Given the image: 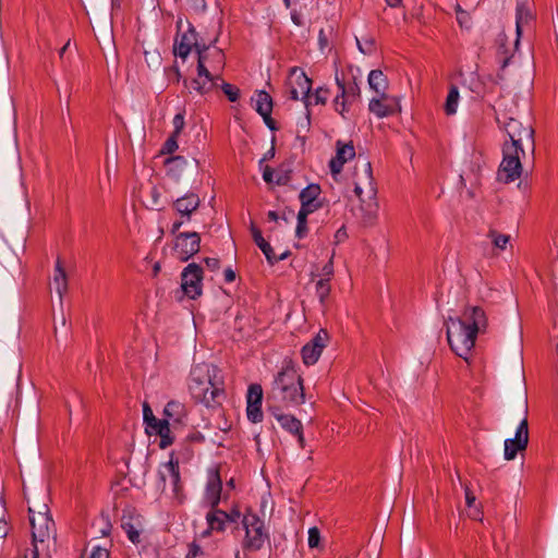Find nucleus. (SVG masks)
Listing matches in <instances>:
<instances>
[{
  "instance_id": "nucleus-11",
  "label": "nucleus",
  "mask_w": 558,
  "mask_h": 558,
  "mask_svg": "<svg viewBox=\"0 0 558 558\" xmlns=\"http://www.w3.org/2000/svg\"><path fill=\"white\" fill-rule=\"evenodd\" d=\"M288 88L290 93V98L292 100H302L305 104V107H308V95L312 89V81L307 77V75L294 68L291 70L289 78H288Z\"/></svg>"
},
{
  "instance_id": "nucleus-29",
  "label": "nucleus",
  "mask_w": 558,
  "mask_h": 558,
  "mask_svg": "<svg viewBox=\"0 0 558 558\" xmlns=\"http://www.w3.org/2000/svg\"><path fill=\"white\" fill-rule=\"evenodd\" d=\"M52 283H53V287H54V289L59 295V299L61 301L63 295L68 292L69 283H68V276H66L65 269L59 258L57 259V263H56Z\"/></svg>"
},
{
  "instance_id": "nucleus-57",
  "label": "nucleus",
  "mask_w": 558,
  "mask_h": 558,
  "mask_svg": "<svg viewBox=\"0 0 558 558\" xmlns=\"http://www.w3.org/2000/svg\"><path fill=\"white\" fill-rule=\"evenodd\" d=\"M263 179L267 183L274 182V170L269 166L265 167V169L263 171Z\"/></svg>"
},
{
  "instance_id": "nucleus-23",
  "label": "nucleus",
  "mask_w": 558,
  "mask_h": 558,
  "mask_svg": "<svg viewBox=\"0 0 558 558\" xmlns=\"http://www.w3.org/2000/svg\"><path fill=\"white\" fill-rule=\"evenodd\" d=\"M201 198L195 193H189L173 202V208L181 218L191 220L192 214L199 207Z\"/></svg>"
},
{
  "instance_id": "nucleus-59",
  "label": "nucleus",
  "mask_w": 558,
  "mask_h": 558,
  "mask_svg": "<svg viewBox=\"0 0 558 558\" xmlns=\"http://www.w3.org/2000/svg\"><path fill=\"white\" fill-rule=\"evenodd\" d=\"M201 551V547L198 545L193 544L187 554V558H195L197 554Z\"/></svg>"
},
{
  "instance_id": "nucleus-58",
  "label": "nucleus",
  "mask_w": 558,
  "mask_h": 558,
  "mask_svg": "<svg viewBox=\"0 0 558 558\" xmlns=\"http://www.w3.org/2000/svg\"><path fill=\"white\" fill-rule=\"evenodd\" d=\"M481 515H482L481 507H478V506L473 507V510L470 513V517L474 520H482Z\"/></svg>"
},
{
  "instance_id": "nucleus-32",
  "label": "nucleus",
  "mask_w": 558,
  "mask_h": 558,
  "mask_svg": "<svg viewBox=\"0 0 558 558\" xmlns=\"http://www.w3.org/2000/svg\"><path fill=\"white\" fill-rule=\"evenodd\" d=\"M208 525L211 530L223 531L225 523L228 521H234V518L228 514L226 511L214 510L206 517Z\"/></svg>"
},
{
  "instance_id": "nucleus-5",
  "label": "nucleus",
  "mask_w": 558,
  "mask_h": 558,
  "mask_svg": "<svg viewBox=\"0 0 558 558\" xmlns=\"http://www.w3.org/2000/svg\"><path fill=\"white\" fill-rule=\"evenodd\" d=\"M512 421H518V427L513 438L505 440L504 457L507 461H511L517 457L518 452L524 451L529 445V422H527V401L523 398L520 402Z\"/></svg>"
},
{
  "instance_id": "nucleus-42",
  "label": "nucleus",
  "mask_w": 558,
  "mask_h": 558,
  "mask_svg": "<svg viewBox=\"0 0 558 558\" xmlns=\"http://www.w3.org/2000/svg\"><path fill=\"white\" fill-rule=\"evenodd\" d=\"M219 87H221L225 95L228 97V99L232 102L236 101L239 98V88L234 87L233 85L226 83L223 80L220 82Z\"/></svg>"
},
{
  "instance_id": "nucleus-2",
  "label": "nucleus",
  "mask_w": 558,
  "mask_h": 558,
  "mask_svg": "<svg viewBox=\"0 0 558 558\" xmlns=\"http://www.w3.org/2000/svg\"><path fill=\"white\" fill-rule=\"evenodd\" d=\"M269 405L294 408L305 402L303 378L291 360L277 373L267 395Z\"/></svg>"
},
{
  "instance_id": "nucleus-47",
  "label": "nucleus",
  "mask_w": 558,
  "mask_h": 558,
  "mask_svg": "<svg viewBox=\"0 0 558 558\" xmlns=\"http://www.w3.org/2000/svg\"><path fill=\"white\" fill-rule=\"evenodd\" d=\"M173 132H172V135L174 136H179L181 134V132L183 131L184 129V125H185V122H184V114L182 112L178 113L174 116L173 118Z\"/></svg>"
},
{
  "instance_id": "nucleus-25",
  "label": "nucleus",
  "mask_w": 558,
  "mask_h": 558,
  "mask_svg": "<svg viewBox=\"0 0 558 558\" xmlns=\"http://www.w3.org/2000/svg\"><path fill=\"white\" fill-rule=\"evenodd\" d=\"M320 194V186L318 184H310L300 193L301 209L307 213H314L320 207L317 198Z\"/></svg>"
},
{
  "instance_id": "nucleus-3",
  "label": "nucleus",
  "mask_w": 558,
  "mask_h": 558,
  "mask_svg": "<svg viewBox=\"0 0 558 558\" xmlns=\"http://www.w3.org/2000/svg\"><path fill=\"white\" fill-rule=\"evenodd\" d=\"M354 193L360 199V218L365 226H373L377 219V187L373 178L371 162L359 156L353 168Z\"/></svg>"
},
{
  "instance_id": "nucleus-51",
  "label": "nucleus",
  "mask_w": 558,
  "mask_h": 558,
  "mask_svg": "<svg viewBox=\"0 0 558 558\" xmlns=\"http://www.w3.org/2000/svg\"><path fill=\"white\" fill-rule=\"evenodd\" d=\"M457 21L461 27L468 28L470 25V21H471L470 14L466 11L460 12L457 15Z\"/></svg>"
},
{
  "instance_id": "nucleus-49",
  "label": "nucleus",
  "mask_w": 558,
  "mask_h": 558,
  "mask_svg": "<svg viewBox=\"0 0 558 558\" xmlns=\"http://www.w3.org/2000/svg\"><path fill=\"white\" fill-rule=\"evenodd\" d=\"M359 50L363 54H371L375 50V41L373 38L366 39L364 44H361L359 39H356Z\"/></svg>"
},
{
  "instance_id": "nucleus-14",
  "label": "nucleus",
  "mask_w": 558,
  "mask_h": 558,
  "mask_svg": "<svg viewBox=\"0 0 558 558\" xmlns=\"http://www.w3.org/2000/svg\"><path fill=\"white\" fill-rule=\"evenodd\" d=\"M220 82H222V76L211 73L201 62V64H197V75L192 80L191 86L199 95H205L218 88Z\"/></svg>"
},
{
  "instance_id": "nucleus-24",
  "label": "nucleus",
  "mask_w": 558,
  "mask_h": 558,
  "mask_svg": "<svg viewBox=\"0 0 558 558\" xmlns=\"http://www.w3.org/2000/svg\"><path fill=\"white\" fill-rule=\"evenodd\" d=\"M251 232H252L254 242L260 248V251L264 253V255L269 264L272 265L279 260L286 259L289 256L290 253L288 251L282 253L279 256H277L274 253V250L270 246V244L263 238L260 230L257 227H255L254 223H252V226H251Z\"/></svg>"
},
{
  "instance_id": "nucleus-18",
  "label": "nucleus",
  "mask_w": 558,
  "mask_h": 558,
  "mask_svg": "<svg viewBox=\"0 0 558 558\" xmlns=\"http://www.w3.org/2000/svg\"><path fill=\"white\" fill-rule=\"evenodd\" d=\"M202 47L203 44L198 43L197 34L194 27L190 26L186 32L179 35L175 39L173 52L175 56L185 59L191 52L192 48H195L198 52Z\"/></svg>"
},
{
  "instance_id": "nucleus-31",
  "label": "nucleus",
  "mask_w": 558,
  "mask_h": 558,
  "mask_svg": "<svg viewBox=\"0 0 558 558\" xmlns=\"http://www.w3.org/2000/svg\"><path fill=\"white\" fill-rule=\"evenodd\" d=\"M368 85L376 94H387L388 80L380 70H373L368 74Z\"/></svg>"
},
{
  "instance_id": "nucleus-43",
  "label": "nucleus",
  "mask_w": 558,
  "mask_h": 558,
  "mask_svg": "<svg viewBox=\"0 0 558 558\" xmlns=\"http://www.w3.org/2000/svg\"><path fill=\"white\" fill-rule=\"evenodd\" d=\"M29 518L34 515H39V512L43 513L44 517H49V509L45 502H35L33 506L28 507Z\"/></svg>"
},
{
  "instance_id": "nucleus-62",
  "label": "nucleus",
  "mask_w": 558,
  "mask_h": 558,
  "mask_svg": "<svg viewBox=\"0 0 558 558\" xmlns=\"http://www.w3.org/2000/svg\"><path fill=\"white\" fill-rule=\"evenodd\" d=\"M289 181V175L288 174H278L277 175V179H276V183L281 185V184H286L287 182Z\"/></svg>"
},
{
  "instance_id": "nucleus-53",
  "label": "nucleus",
  "mask_w": 558,
  "mask_h": 558,
  "mask_svg": "<svg viewBox=\"0 0 558 558\" xmlns=\"http://www.w3.org/2000/svg\"><path fill=\"white\" fill-rule=\"evenodd\" d=\"M89 558H109V551L106 548L95 547Z\"/></svg>"
},
{
  "instance_id": "nucleus-22",
  "label": "nucleus",
  "mask_w": 558,
  "mask_h": 558,
  "mask_svg": "<svg viewBox=\"0 0 558 558\" xmlns=\"http://www.w3.org/2000/svg\"><path fill=\"white\" fill-rule=\"evenodd\" d=\"M256 111L263 117L264 122L270 130H276L275 121L271 118L272 99L270 95L264 90L257 92L253 98Z\"/></svg>"
},
{
  "instance_id": "nucleus-10",
  "label": "nucleus",
  "mask_w": 558,
  "mask_h": 558,
  "mask_svg": "<svg viewBox=\"0 0 558 558\" xmlns=\"http://www.w3.org/2000/svg\"><path fill=\"white\" fill-rule=\"evenodd\" d=\"M203 269L195 263L189 264L181 274L182 292L192 300L202 294Z\"/></svg>"
},
{
  "instance_id": "nucleus-15",
  "label": "nucleus",
  "mask_w": 558,
  "mask_h": 558,
  "mask_svg": "<svg viewBox=\"0 0 558 558\" xmlns=\"http://www.w3.org/2000/svg\"><path fill=\"white\" fill-rule=\"evenodd\" d=\"M329 341V335L320 329L316 336L302 348V360L305 365H314Z\"/></svg>"
},
{
  "instance_id": "nucleus-52",
  "label": "nucleus",
  "mask_w": 558,
  "mask_h": 558,
  "mask_svg": "<svg viewBox=\"0 0 558 558\" xmlns=\"http://www.w3.org/2000/svg\"><path fill=\"white\" fill-rule=\"evenodd\" d=\"M464 494H465V502L469 508L475 507L476 498L474 494L471 492L469 486L464 487Z\"/></svg>"
},
{
  "instance_id": "nucleus-28",
  "label": "nucleus",
  "mask_w": 558,
  "mask_h": 558,
  "mask_svg": "<svg viewBox=\"0 0 558 558\" xmlns=\"http://www.w3.org/2000/svg\"><path fill=\"white\" fill-rule=\"evenodd\" d=\"M143 417L147 428L151 429L155 434H161L165 430H168V421L156 418L147 402H144L143 404Z\"/></svg>"
},
{
  "instance_id": "nucleus-35",
  "label": "nucleus",
  "mask_w": 558,
  "mask_h": 558,
  "mask_svg": "<svg viewBox=\"0 0 558 558\" xmlns=\"http://www.w3.org/2000/svg\"><path fill=\"white\" fill-rule=\"evenodd\" d=\"M459 102V89L457 86H451L445 102V112L448 116H452L457 112Z\"/></svg>"
},
{
  "instance_id": "nucleus-12",
  "label": "nucleus",
  "mask_w": 558,
  "mask_h": 558,
  "mask_svg": "<svg viewBox=\"0 0 558 558\" xmlns=\"http://www.w3.org/2000/svg\"><path fill=\"white\" fill-rule=\"evenodd\" d=\"M160 478L163 482V492H171L173 497L181 501V482H180V471H179V461L170 459L169 462L162 464L160 469Z\"/></svg>"
},
{
  "instance_id": "nucleus-13",
  "label": "nucleus",
  "mask_w": 558,
  "mask_h": 558,
  "mask_svg": "<svg viewBox=\"0 0 558 558\" xmlns=\"http://www.w3.org/2000/svg\"><path fill=\"white\" fill-rule=\"evenodd\" d=\"M199 247L201 238L197 232H183L177 235L174 252L180 260L186 262L199 251Z\"/></svg>"
},
{
  "instance_id": "nucleus-64",
  "label": "nucleus",
  "mask_w": 558,
  "mask_h": 558,
  "mask_svg": "<svg viewBox=\"0 0 558 558\" xmlns=\"http://www.w3.org/2000/svg\"><path fill=\"white\" fill-rule=\"evenodd\" d=\"M319 44H320V47L324 48L325 46H327V38L326 36L324 35V31L322 29L319 32Z\"/></svg>"
},
{
  "instance_id": "nucleus-34",
  "label": "nucleus",
  "mask_w": 558,
  "mask_h": 558,
  "mask_svg": "<svg viewBox=\"0 0 558 558\" xmlns=\"http://www.w3.org/2000/svg\"><path fill=\"white\" fill-rule=\"evenodd\" d=\"M167 163L169 165V170L171 172H179L186 166H191L193 169H196L198 166V162L196 159H192L191 161H187L182 156L171 157L167 160Z\"/></svg>"
},
{
  "instance_id": "nucleus-36",
  "label": "nucleus",
  "mask_w": 558,
  "mask_h": 558,
  "mask_svg": "<svg viewBox=\"0 0 558 558\" xmlns=\"http://www.w3.org/2000/svg\"><path fill=\"white\" fill-rule=\"evenodd\" d=\"M487 238L490 240V242H492V244L494 245L495 248H498V250H501V251L506 250L507 244L510 241V236L509 235L502 234V233L498 232L495 229H490L488 231Z\"/></svg>"
},
{
  "instance_id": "nucleus-21",
  "label": "nucleus",
  "mask_w": 558,
  "mask_h": 558,
  "mask_svg": "<svg viewBox=\"0 0 558 558\" xmlns=\"http://www.w3.org/2000/svg\"><path fill=\"white\" fill-rule=\"evenodd\" d=\"M222 490V482L218 470L210 472L205 490V502L215 509L220 501Z\"/></svg>"
},
{
  "instance_id": "nucleus-61",
  "label": "nucleus",
  "mask_w": 558,
  "mask_h": 558,
  "mask_svg": "<svg viewBox=\"0 0 558 558\" xmlns=\"http://www.w3.org/2000/svg\"><path fill=\"white\" fill-rule=\"evenodd\" d=\"M293 435L298 436V441L301 448L305 447V439L303 436V428L300 432H295Z\"/></svg>"
},
{
  "instance_id": "nucleus-44",
  "label": "nucleus",
  "mask_w": 558,
  "mask_h": 558,
  "mask_svg": "<svg viewBox=\"0 0 558 558\" xmlns=\"http://www.w3.org/2000/svg\"><path fill=\"white\" fill-rule=\"evenodd\" d=\"M308 546L310 548H317L320 544V532L318 527L313 526L308 530Z\"/></svg>"
},
{
  "instance_id": "nucleus-16",
  "label": "nucleus",
  "mask_w": 558,
  "mask_h": 558,
  "mask_svg": "<svg viewBox=\"0 0 558 558\" xmlns=\"http://www.w3.org/2000/svg\"><path fill=\"white\" fill-rule=\"evenodd\" d=\"M368 109L377 118H385L399 113L401 111V105L398 97L380 94L378 97L371 99Z\"/></svg>"
},
{
  "instance_id": "nucleus-39",
  "label": "nucleus",
  "mask_w": 558,
  "mask_h": 558,
  "mask_svg": "<svg viewBox=\"0 0 558 558\" xmlns=\"http://www.w3.org/2000/svg\"><path fill=\"white\" fill-rule=\"evenodd\" d=\"M263 389L260 385L253 384L248 387L247 404H262Z\"/></svg>"
},
{
  "instance_id": "nucleus-37",
  "label": "nucleus",
  "mask_w": 558,
  "mask_h": 558,
  "mask_svg": "<svg viewBox=\"0 0 558 558\" xmlns=\"http://www.w3.org/2000/svg\"><path fill=\"white\" fill-rule=\"evenodd\" d=\"M184 414V405L178 401H170L165 408V415L179 422Z\"/></svg>"
},
{
  "instance_id": "nucleus-41",
  "label": "nucleus",
  "mask_w": 558,
  "mask_h": 558,
  "mask_svg": "<svg viewBox=\"0 0 558 558\" xmlns=\"http://www.w3.org/2000/svg\"><path fill=\"white\" fill-rule=\"evenodd\" d=\"M311 213H307L303 209H300L298 214V226H296V235L298 238H303L305 234L307 227H306V218Z\"/></svg>"
},
{
  "instance_id": "nucleus-38",
  "label": "nucleus",
  "mask_w": 558,
  "mask_h": 558,
  "mask_svg": "<svg viewBox=\"0 0 558 558\" xmlns=\"http://www.w3.org/2000/svg\"><path fill=\"white\" fill-rule=\"evenodd\" d=\"M329 281L330 280L322 279V278L316 281L315 291L319 298L320 303H325V301L327 300V298L330 294L331 287H330Z\"/></svg>"
},
{
  "instance_id": "nucleus-1",
  "label": "nucleus",
  "mask_w": 558,
  "mask_h": 558,
  "mask_svg": "<svg viewBox=\"0 0 558 558\" xmlns=\"http://www.w3.org/2000/svg\"><path fill=\"white\" fill-rule=\"evenodd\" d=\"M446 326L447 340L451 350L468 361L477 335L487 330L488 318L482 306L466 304L459 317L447 319Z\"/></svg>"
},
{
  "instance_id": "nucleus-4",
  "label": "nucleus",
  "mask_w": 558,
  "mask_h": 558,
  "mask_svg": "<svg viewBox=\"0 0 558 558\" xmlns=\"http://www.w3.org/2000/svg\"><path fill=\"white\" fill-rule=\"evenodd\" d=\"M190 391L193 398L206 407L219 404L223 397V380L217 366L198 364L191 372Z\"/></svg>"
},
{
  "instance_id": "nucleus-8",
  "label": "nucleus",
  "mask_w": 558,
  "mask_h": 558,
  "mask_svg": "<svg viewBox=\"0 0 558 558\" xmlns=\"http://www.w3.org/2000/svg\"><path fill=\"white\" fill-rule=\"evenodd\" d=\"M504 125L510 137V143H505V145L527 148L531 153H534V130L531 124H523L514 118H509Z\"/></svg>"
},
{
  "instance_id": "nucleus-26",
  "label": "nucleus",
  "mask_w": 558,
  "mask_h": 558,
  "mask_svg": "<svg viewBox=\"0 0 558 558\" xmlns=\"http://www.w3.org/2000/svg\"><path fill=\"white\" fill-rule=\"evenodd\" d=\"M269 411L276 417L280 426L289 433L294 434L295 432H300L303 428L300 420L295 418L291 414L282 413L281 408L269 405Z\"/></svg>"
},
{
  "instance_id": "nucleus-46",
  "label": "nucleus",
  "mask_w": 558,
  "mask_h": 558,
  "mask_svg": "<svg viewBox=\"0 0 558 558\" xmlns=\"http://www.w3.org/2000/svg\"><path fill=\"white\" fill-rule=\"evenodd\" d=\"M178 137L174 135H170V137L166 141V143L162 146L161 153L162 154H172L178 149Z\"/></svg>"
},
{
  "instance_id": "nucleus-27",
  "label": "nucleus",
  "mask_w": 558,
  "mask_h": 558,
  "mask_svg": "<svg viewBox=\"0 0 558 558\" xmlns=\"http://www.w3.org/2000/svg\"><path fill=\"white\" fill-rule=\"evenodd\" d=\"M122 529L125 531L129 539L133 544H138L141 542V532H142V523L138 517L133 515H123L122 518Z\"/></svg>"
},
{
  "instance_id": "nucleus-45",
  "label": "nucleus",
  "mask_w": 558,
  "mask_h": 558,
  "mask_svg": "<svg viewBox=\"0 0 558 558\" xmlns=\"http://www.w3.org/2000/svg\"><path fill=\"white\" fill-rule=\"evenodd\" d=\"M348 99L349 98H344L342 99L341 98V95H338L335 100H333V107H335V110L341 114L343 118L345 117V112L349 111V108H348Z\"/></svg>"
},
{
  "instance_id": "nucleus-17",
  "label": "nucleus",
  "mask_w": 558,
  "mask_h": 558,
  "mask_svg": "<svg viewBox=\"0 0 558 558\" xmlns=\"http://www.w3.org/2000/svg\"><path fill=\"white\" fill-rule=\"evenodd\" d=\"M198 60L197 64H201V62L204 64V68L208 69V71H211V73L221 75V72L226 65V58L220 49H209V46H206L203 44L202 49L198 51Z\"/></svg>"
},
{
  "instance_id": "nucleus-55",
  "label": "nucleus",
  "mask_w": 558,
  "mask_h": 558,
  "mask_svg": "<svg viewBox=\"0 0 558 558\" xmlns=\"http://www.w3.org/2000/svg\"><path fill=\"white\" fill-rule=\"evenodd\" d=\"M170 429L165 430L161 434H158L160 436V447L166 448L167 446L171 445L172 439L169 437Z\"/></svg>"
},
{
  "instance_id": "nucleus-9",
  "label": "nucleus",
  "mask_w": 558,
  "mask_h": 558,
  "mask_svg": "<svg viewBox=\"0 0 558 558\" xmlns=\"http://www.w3.org/2000/svg\"><path fill=\"white\" fill-rule=\"evenodd\" d=\"M245 529L243 546L248 550H258L268 538L265 532L264 522L255 514L247 513L242 521Z\"/></svg>"
},
{
  "instance_id": "nucleus-30",
  "label": "nucleus",
  "mask_w": 558,
  "mask_h": 558,
  "mask_svg": "<svg viewBox=\"0 0 558 558\" xmlns=\"http://www.w3.org/2000/svg\"><path fill=\"white\" fill-rule=\"evenodd\" d=\"M533 15L527 7L524 4H518L517 14H515V41L514 44H520V38L522 35L523 27L532 21Z\"/></svg>"
},
{
  "instance_id": "nucleus-50",
  "label": "nucleus",
  "mask_w": 558,
  "mask_h": 558,
  "mask_svg": "<svg viewBox=\"0 0 558 558\" xmlns=\"http://www.w3.org/2000/svg\"><path fill=\"white\" fill-rule=\"evenodd\" d=\"M328 97V90L322 87L317 88L314 94L315 102L325 105Z\"/></svg>"
},
{
  "instance_id": "nucleus-19",
  "label": "nucleus",
  "mask_w": 558,
  "mask_h": 558,
  "mask_svg": "<svg viewBox=\"0 0 558 558\" xmlns=\"http://www.w3.org/2000/svg\"><path fill=\"white\" fill-rule=\"evenodd\" d=\"M514 32H511L510 35H508L506 32H502L498 35L497 46L500 53L501 70H504L509 64L511 58L518 50L519 44H514Z\"/></svg>"
},
{
  "instance_id": "nucleus-60",
  "label": "nucleus",
  "mask_w": 558,
  "mask_h": 558,
  "mask_svg": "<svg viewBox=\"0 0 558 558\" xmlns=\"http://www.w3.org/2000/svg\"><path fill=\"white\" fill-rule=\"evenodd\" d=\"M225 279L228 282H232L235 279V274L231 268L225 270Z\"/></svg>"
},
{
  "instance_id": "nucleus-54",
  "label": "nucleus",
  "mask_w": 558,
  "mask_h": 558,
  "mask_svg": "<svg viewBox=\"0 0 558 558\" xmlns=\"http://www.w3.org/2000/svg\"><path fill=\"white\" fill-rule=\"evenodd\" d=\"M348 238V233L344 227L338 229L335 233V244L343 242Z\"/></svg>"
},
{
  "instance_id": "nucleus-6",
  "label": "nucleus",
  "mask_w": 558,
  "mask_h": 558,
  "mask_svg": "<svg viewBox=\"0 0 558 558\" xmlns=\"http://www.w3.org/2000/svg\"><path fill=\"white\" fill-rule=\"evenodd\" d=\"M32 525L33 556L39 558L41 554L49 556L50 544L54 542V523L51 517L39 515L29 518Z\"/></svg>"
},
{
  "instance_id": "nucleus-56",
  "label": "nucleus",
  "mask_w": 558,
  "mask_h": 558,
  "mask_svg": "<svg viewBox=\"0 0 558 558\" xmlns=\"http://www.w3.org/2000/svg\"><path fill=\"white\" fill-rule=\"evenodd\" d=\"M204 262L210 270H217L220 267V262L218 258L206 257Z\"/></svg>"
},
{
  "instance_id": "nucleus-48",
  "label": "nucleus",
  "mask_w": 558,
  "mask_h": 558,
  "mask_svg": "<svg viewBox=\"0 0 558 558\" xmlns=\"http://www.w3.org/2000/svg\"><path fill=\"white\" fill-rule=\"evenodd\" d=\"M333 256L335 252L332 253L328 263L322 268V279L331 280V278L333 277Z\"/></svg>"
},
{
  "instance_id": "nucleus-20",
  "label": "nucleus",
  "mask_w": 558,
  "mask_h": 558,
  "mask_svg": "<svg viewBox=\"0 0 558 558\" xmlns=\"http://www.w3.org/2000/svg\"><path fill=\"white\" fill-rule=\"evenodd\" d=\"M354 156L355 149L352 142L342 143L341 141H338L336 156L329 162L332 174L340 173L343 165L354 158Z\"/></svg>"
},
{
  "instance_id": "nucleus-63",
  "label": "nucleus",
  "mask_w": 558,
  "mask_h": 558,
  "mask_svg": "<svg viewBox=\"0 0 558 558\" xmlns=\"http://www.w3.org/2000/svg\"><path fill=\"white\" fill-rule=\"evenodd\" d=\"M184 223V220H179V221H175L173 225H172V228H171V233L172 234H175L180 228L182 227V225Z\"/></svg>"
},
{
  "instance_id": "nucleus-33",
  "label": "nucleus",
  "mask_w": 558,
  "mask_h": 558,
  "mask_svg": "<svg viewBox=\"0 0 558 558\" xmlns=\"http://www.w3.org/2000/svg\"><path fill=\"white\" fill-rule=\"evenodd\" d=\"M336 83L341 92L340 95L342 99H355L360 97L361 90L355 80H353V82L350 83L349 85H345L338 76H336Z\"/></svg>"
},
{
  "instance_id": "nucleus-7",
  "label": "nucleus",
  "mask_w": 558,
  "mask_h": 558,
  "mask_svg": "<svg viewBox=\"0 0 558 558\" xmlns=\"http://www.w3.org/2000/svg\"><path fill=\"white\" fill-rule=\"evenodd\" d=\"M502 155L504 158L497 172V179L508 184L521 177V158L524 157L525 149L514 145H504Z\"/></svg>"
},
{
  "instance_id": "nucleus-40",
  "label": "nucleus",
  "mask_w": 558,
  "mask_h": 558,
  "mask_svg": "<svg viewBox=\"0 0 558 558\" xmlns=\"http://www.w3.org/2000/svg\"><path fill=\"white\" fill-rule=\"evenodd\" d=\"M262 404H247L246 414L251 422L258 423L263 420Z\"/></svg>"
}]
</instances>
